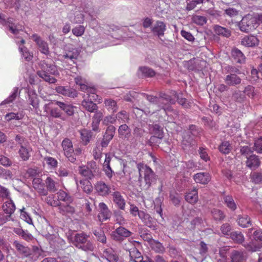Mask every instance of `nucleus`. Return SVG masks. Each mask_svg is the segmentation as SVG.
Segmentation results:
<instances>
[{
	"instance_id": "obj_32",
	"label": "nucleus",
	"mask_w": 262,
	"mask_h": 262,
	"mask_svg": "<svg viewBox=\"0 0 262 262\" xmlns=\"http://www.w3.org/2000/svg\"><path fill=\"white\" fill-rule=\"evenodd\" d=\"M104 103L106 109L113 113L116 112L118 110L117 102L112 99H105Z\"/></svg>"
},
{
	"instance_id": "obj_28",
	"label": "nucleus",
	"mask_w": 262,
	"mask_h": 262,
	"mask_svg": "<svg viewBox=\"0 0 262 262\" xmlns=\"http://www.w3.org/2000/svg\"><path fill=\"white\" fill-rule=\"evenodd\" d=\"M257 38L253 35L244 37L241 40V44L245 47H253L258 45Z\"/></svg>"
},
{
	"instance_id": "obj_24",
	"label": "nucleus",
	"mask_w": 262,
	"mask_h": 262,
	"mask_svg": "<svg viewBox=\"0 0 262 262\" xmlns=\"http://www.w3.org/2000/svg\"><path fill=\"white\" fill-rule=\"evenodd\" d=\"M232 262H246V256L243 252L233 250L230 255Z\"/></svg>"
},
{
	"instance_id": "obj_23",
	"label": "nucleus",
	"mask_w": 262,
	"mask_h": 262,
	"mask_svg": "<svg viewBox=\"0 0 262 262\" xmlns=\"http://www.w3.org/2000/svg\"><path fill=\"white\" fill-rule=\"evenodd\" d=\"M224 234L230 235L231 238L238 243H242L244 241V237L242 232L239 231H235L230 232L231 230H223Z\"/></svg>"
},
{
	"instance_id": "obj_44",
	"label": "nucleus",
	"mask_w": 262,
	"mask_h": 262,
	"mask_svg": "<svg viewBox=\"0 0 262 262\" xmlns=\"http://www.w3.org/2000/svg\"><path fill=\"white\" fill-rule=\"evenodd\" d=\"M58 200L62 201L67 203H70L73 201L72 198L62 190H59L57 193Z\"/></svg>"
},
{
	"instance_id": "obj_34",
	"label": "nucleus",
	"mask_w": 262,
	"mask_h": 262,
	"mask_svg": "<svg viewBox=\"0 0 262 262\" xmlns=\"http://www.w3.org/2000/svg\"><path fill=\"white\" fill-rule=\"evenodd\" d=\"M82 107L88 112L94 113L98 108L97 104L92 101L84 99L81 102Z\"/></svg>"
},
{
	"instance_id": "obj_38",
	"label": "nucleus",
	"mask_w": 262,
	"mask_h": 262,
	"mask_svg": "<svg viewBox=\"0 0 262 262\" xmlns=\"http://www.w3.org/2000/svg\"><path fill=\"white\" fill-rule=\"evenodd\" d=\"M79 53L76 49H73L72 50H70L65 52L62 55V58L64 59H69L75 63L74 60H76L78 57Z\"/></svg>"
},
{
	"instance_id": "obj_45",
	"label": "nucleus",
	"mask_w": 262,
	"mask_h": 262,
	"mask_svg": "<svg viewBox=\"0 0 262 262\" xmlns=\"http://www.w3.org/2000/svg\"><path fill=\"white\" fill-rule=\"evenodd\" d=\"M116 120H118L120 123L128 122L129 118V114L125 111L119 112L116 115Z\"/></svg>"
},
{
	"instance_id": "obj_36",
	"label": "nucleus",
	"mask_w": 262,
	"mask_h": 262,
	"mask_svg": "<svg viewBox=\"0 0 262 262\" xmlns=\"http://www.w3.org/2000/svg\"><path fill=\"white\" fill-rule=\"evenodd\" d=\"M31 150V148L28 147L27 145L21 146L18 150V154L21 159L24 161L28 160L30 157V152Z\"/></svg>"
},
{
	"instance_id": "obj_55",
	"label": "nucleus",
	"mask_w": 262,
	"mask_h": 262,
	"mask_svg": "<svg viewBox=\"0 0 262 262\" xmlns=\"http://www.w3.org/2000/svg\"><path fill=\"white\" fill-rule=\"evenodd\" d=\"M18 88L15 87L13 90L12 94L9 96L7 99L2 102L1 105H5L12 103L16 98L18 93Z\"/></svg>"
},
{
	"instance_id": "obj_59",
	"label": "nucleus",
	"mask_w": 262,
	"mask_h": 262,
	"mask_svg": "<svg viewBox=\"0 0 262 262\" xmlns=\"http://www.w3.org/2000/svg\"><path fill=\"white\" fill-rule=\"evenodd\" d=\"M244 94H246L249 98H254L256 95L255 88L252 85H249L246 86L243 91Z\"/></svg>"
},
{
	"instance_id": "obj_40",
	"label": "nucleus",
	"mask_w": 262,
	"mask_h": 262,
	"mask_svg": "<svg viewBox=\"0 0 262 262\" xmlns=\"http://www.w3.org/2000/svg\"><path fill=\"white\" fill-rule=\"evenodd\" d=\"M223 201L224 204L232 211H234L236 209V205L231 195H224Z\"/></svg>"
},
{
	"instance_id": "obj_13",
	"label": "nucleus",
	"mask_w": 262,
	"mask_h": 262,
	"mask_svg": "<svg viewBox=\"0 0 262 262\" xmlns=\"http://www.w3.org/2000/svg\"><path fill=\"white\" fill-rule=\"evenodd\" d=\"M152 133L154 134L149 140L151 144L159 143V141L163 138V132L161 127L158 124H154L152 126Z\"/></svg>"
},
{
	"instance_id": "obj_39",
	"label": "nucleus",
	"mask_w": 262,
	"mask_h": 262,
	"mask_svg": "<svg viewBox=\"0 0 262 262\" xmlns=\"http://www.w3.org/2000/svg\"><path fill=\"white\" fill-rule=\"evenodd\" d=\"M3 209L6 213L11 214L15 210V206L12 200H9L4 203Z\"/></svg>"
},
{
	"instance_id": "obj_53",
	"label": "nucleus",
	"mask_w": 262,
	"mask_h": 262,
	"mask_svg": "<svg viewBox=\"0 0 262 262\" xmlns=\"http://www.w3.org/2000/svg\"><path fill=\"white\" fill-rule=\"evenodd\" d=\"M219 149L222 153L228 154L231 151L232 146L228 141H224L219 146Z\"/></svg>"
},
{
	"instance_id": "obj_51",
	"label": "nucleus",
	"mask_w": 262,
	"mask_h": 262,
	"mask_svg": "<svg viewBox=\"0 0 262 262\" xmlns=\"http://www.w3.org/2000/svg\"><path fill=\"white\" fill-rule=\"evenodd\" d=\"M81 139L84 145L89 143L92 137V132L87 129H83L80 132Z\"/></svg>"
},
{
	"instance_id": "obj_22",
	"label": "nucleus",
	"mask_w": 262,
	"mask_h": 262,
	"mask_svg": "<svg viewBox=\"0 0 262 262\" xmlns=\"http://www.w3.org/2000/svg\"><path fill=\"white\" fill-rule=\"evenodd\" d=\"M193 179L196 183L206 184L211 180V177L208 172H199L193 176Z\"/></svg>"
},
{
	"instance_id": "obj_43",
	"label": "nucleus",
	"mask_w": 262,
	"mask_h": 262,
	"mask_svg": "<svg viewBox=\"0 0 262 262\" xmlns=\"http://www.w3.org/2000/svg\"><path fill=\"white\" fill-rule=\"evenodd\" d=\"M58 209L59 210V212L62 215L72 214L75 211L74 208L69 204L60 205Z\"/></svg>"
},
{
	"instance_id": "obj_16",
	"label": "nucleus",
	"mask_w": 262,
	"mask_h": 262,
	"mask_svg": "<svg viewBox=\"0 0 262 262\" xmlns=\"http://www.w3.org/2000/svg\"><path fill=\"white\" fill-rule=\"evenodd\" d=\"M95 189L98 194L101 196H106L111 192L110 188L102 181L97 182Z\"/></svg>"
},
{
	"instance_id": "obj_46",
	"label": "nucleus",
	"mask_w": 262,
	"mask_h": 262,
	"mask_svg": "<svg viewBox=\"0 0 262 262\" xmlns=\"http://www.w3.org/2000/svg\"><path fill=\"white\" fill-rule=\"evenodd\" d=\"M185 200L191 204L195 203L198 201V192L196 189H193L185 196Z\"/></svg>"
},
{
	"instance_id": "obj_18",
	"label": "nucleus",
	"mask_w": 262,
	"mask_h": 262,
	"mask_svg": "<svg viewBox=\"0 0 262 262\" xmlns=\"http://www.w3.org/2000/svg\"><path fill=\"white\" fill-rule=\"evenodd\" d=\"M166 30L165 24L161 21H157L151 28V31L154 35L163 36Z\"/></svg>"
},
{
	"instance_id": "obj_4",
	"label": "nucleus",
	"mask_w": 262,
	"mask_h": 262,
	"mask_svg": "<svg viewBox=\"0 0 262 262\" xmlns=\"http://www.w3.org/2000/svg\"><path fill=\"white\" fill-rule=\"evenodd\" d=\"M241 73L239 70L235 67L228 66L227 75L224 78V81L229 86H237L242 82L239 75Z\"/></svg>"
},
{
	"instance_id": "obj_17",
	"label": "nucleus",
	"mask_w": 262,
	"mask_h": 262,
	"mask_svg": "<svg viewBox=\"0 0 262 262\" xmlns=\"http://www.w3.org/2000/svg\"><path fill=\"white\" fill-rule=\"evenodd\" d=\"M111 237L117 241H122L124 238L131 235L129 230H114L111 234Z\"/></svg>"
},
{
	"instance_id": "obj_49",
	"label": "nucleus",
	"mask_w": 262,
	"mask_h": 262,
	"mask_svg": "<svg viewBox=\"0 0 262 262\" xmlns=\"http://www.w3.org/2000/svg\"><path fill=\"white\" fill-rule=\"evenodd\" d=\"M28 97L30 104L34 108H37L39 106V102L36 94L35 93L29 92Z\"/></svg>"
},
{
	"instance_id": "obj_58",
	"label": "nucleus",
	"mask_w": 262,
	"mask_h": 262,
	"mask_svg": "<svg viewBox=\"0 0 262 262\" xmlns=\"http://www.w3.org/2000/svg\"><path fill=\"white\" fill-rule=\"evenodd\" d=\"M15 233L21 236L22 238L27 241H31L33 238L32 235L29 233L28 230H15Z\"/></svg>"
},
{
	"instance_id": "obj_50",
	"label": "nucleus",
	"mask_w": 262,
	"mask_h": 262,
	"mask_svg": "<svg viewBox=\"0 0 262 262\" xmlns=\"http://www.w3.org/2000/svg\"><path fill=\"white\" fill-rule=\"evenodd\" d=\"M80 184L83 190L87 193H90L92 191L93 186L91 183L88 180H83L80 181Z\"/></svg>"
},
{
	"instance_id": "obj_35",
	"label": "nucleus",
	"mask_w": 262,
	"mask_h": 262,
	"mask_svg": "<svg viewBox=\"0 0 262 262\" xmlns=\"http://www.w3.org/2000/svg\"><path fill=\"white\" fill-rule=\"evenodd\" d=\"M155 72L147 67H140L138 75L143 77H151L155 75Z\"/></svg>"
},
{
	"instance_id": "obj_47",
	"label": "nucleus",
	"mask_w": 262,
	"mask_h": 262,
	"mask_svg": "<svg viewBox=\"0 0 262 262\" xmlns=\"http://www.w3.org/2000/svg\"><path fill=\"white\" fill-rule=\"evenodd\" d=\"M237 222L242 228H247L251 225L250 219L247 215H239Z\"/></svg>"
},
{
	"instance_id": "obj_64",
	"label": "nucleus",
	"mask_w": 262,
	"mask_h": 262,
	"mask_svg": "<svg viewBox=\"0 0 262 262\" xmlns=\"http://www.w3.org/2000/svg\"><path fill=\"white\" fill-rule=\"evenodd\" d=\"M252 182L255 184H259L262 182V172H254L251 174Z\"/></svg>"
},
{
	"instance_id": "obj_63",
	"label": "nucleus",
	"mask_w": 262,
	"mask_h": 262,
	"mask_svg": "<svg viewBox=\"0 0 262 262\" xmlns=\"http://www.w3.org/2000/svg\"><path fill=\"white\" fill-rule=\"evenodd\" d=\"M85 27L82 25H79L74 27L72 32L73 34L77 37L81 36L85 32Z\"/></svg>"
},
{
	"instance_id": "obj_3",
	"label": "nucleus",
	"mask_w": 262,
	"mask_h": 262,
	"mask_svg": "<svg viewBox=\"0 0 262 262\" xmlns=\"http://www.w3.org/2000/svg\"><path fill=\"white\" fill-rule=\"evenodd\" d=\"M89 236L83 233H77L73 239L74 245L77 248L85 251H93L95 245L89 239Z\"/></svg>"
},
{
	"instance_id": "obj_20",
	"label": "nucleus",
	"mask_w": 262,
	"mask_h": 262,
	"mask_svg": "<svg viewBox=\"0 0 262 262\" xmlns=\"http://www.w3.org/2000/svg\"><path fill=\"white\" fill-rule=\"evenodd\" d=\"M95 114L92 117V127L94 131H98L99 130V125L100 122L103 117V114L101 111L98 110L94 112Z\"/></svg>"
},
{
	"instance_id": "obj_26",
	"label": "nucleus",
	"mask_w": 262,
	"mask_h": 262,
	"mask_svg": "<svg viewBox=\"0 0 262 262\" xmlns=\"http://www.w3.org/2000/svg\"><path fill=\"white\" fill-rule=\"evenodd\" d=\"M54 103L58 105L60 108L68 116H72L74 114V109L72 105L58 101H55Z\"/></svg>"
},
{
	"instance_id": "obj_60",
	"label": "nucleus",
	"mask_w": 262,
	"mask_h": 262,
	"mask_svg": "<svg viewBox=\"0 0 262 262\" xmlns=\"http://www.w3.org/2000/svg\"><path fill=\"white\" fill-rule=\"evenodd\" d=\"M193 22L198 25L203 26L207 22L206 17L200 15H193L192 17Z\"/></svg>"
},
{
	"instance_id": "obj_62",
	"label": "nucleus",
	"mask_w": 262,
	"mask_h": 262,
	"mask_svg": "<svg viewBox=\"0 0 262 262\" xmlns=\"http://www.w3.org/2000/svg\"><path fill=\"white\" fill-rule=\"evenodd\" d=\"M23 118V115L20 113H10L6 115L5 119L7 121H10L15 119L16 120H20Z\"/></svg>"
},
{
	"instance_id": "obj_5",
	"label": "nucleus",
	"mask_w": 262,
	"mask_h": 262,
	"mask_svg": "<svg viewBox=\"0 0 262 262\" xmlns=\"http://www.w3.org/2000/svg\"><path fill=\"white\" fill-rule=\"evenodd\" d=\"M0 24L5 27L6 29L9 31L14 35H18L20 31H24L25 27L19 24H15L14 19L9 17L5 19V15L0 13Z\"/></svg>"
},
{
	"instance_id": "obj_37",
	"label": "nucleus",
	"mask_w": 262,
	"mask_h": 262,
	"mask_svg": "<svg viewBox=\"0 0 262 262\" xmlns=\"http://www.w3.org/2000/svg\"><path fill=\"white\" fill-rule=\"evenodd\" d=\"M213 29L215 33L219 35H221L225 37H229L231 35V31L227 28L219 25H215Z\"/></svg>"
},
{
	"instance_id": "obj_12",
	"label": "nucleus",
	"mask_w": 262,
	"mask_h": 262,
	"mask_svg": "<svg viewBox=\"0 0 262 262\" xmlns=\"http://www.w3.org/2000/svg\"><path fill=\"white\" fill-rule=\"evenodd\" d=\"M31 38L36 42L40 51L46 55L49 53V49L47 42L43 40L41 37L37 34H33Z\"/></svg>"
},
{
	"instance_id": "obj_33",
	"label": "nucleus",
	"mask_w": 262,
	"mask_h": 262,
	"mask_svg": "<svg viewBox=\"0 0 262 262\" xmlns=\"http://www.w3.org/2000/svg\"><path fill=\"white\" fill-rule=\"evenodd\" d=\"M103 255L109 262H117L118 260L117 255L112 248L105 249Z\"/></svg>"
},
{
	"instance_id": "obj_15",
	"label": "nucleus",
	"mask_w": 262,
	"mask_h": 262,
	"mask_svg": "<svg viewBox=\"0 0 262 262\" xmlns=\"http://www.w3.org/2000/svg\"><path fill=\"white\" fill-rule=\"evenodd\" d=\"M56 91L64 96L74 98L77 96V92L75 89L68 86H58L55 89Z\"/></svg>"
},
{
	"instance_id": "obj_2",
	"label": "nucleus",
	"mask_w": 262,
	"mask_h": 262,
	"mask_svg": "<svg viewBox=\"0 0 262 262\" xmlns=\"http://www.w3.org/2000/svg\"><path fill=\"white\" fill-rule=\"evenodd\" d=\"M137 168L139 172V178H141L143 175L145 183L144 186L145 189H148L152 184L156 183L158 178L157 176L149 166L144 164L138 163Z\"/></svg>"
},
{
	"instance_id": "obj_56",
	"label": "nucleus",
	"mask_w": 262,
	"mask_h": 262,
	"mask_svg": "<svg viewBox=\"0 0 262 262\" xmlns=\"http://www.w3.org/2000/svg\"><path fill=\"white\" fill-rule=\"evenodd\" d=\"M115 130L116 128L115 126L113 125L108 126L106 128L103 137L111 141L114 136Z\"/></svg>"
},
{
	"instance_id": "obj_6",
	"label": "nucleus",
	"mask_w": 262,
	"mask_h": 262,
	"mask_svg": "<svg viewBox=\"0 0 262 262\" xmlns=\"http://www.w3.org/2000/svg\"><path fill=\"white\" fill-rule=\"evenodd\" d=\"M246 249L250 252L259 251L262 248V230H255L251 241L244 245Z\"/></svg>"
},
{
	"instance_id": "obj_31",
	"label": "nucleus",
	"mask_w": 262,
	"mask_h": 262,
	"mask_svg": "<svg viewBox=\"0 0 262 262\" xmlns=\"http://www.w3.org/2000/svg\"><path fill=\"white\" fill-rule=\"evenodd\" d=\"M232 99L235 102L243 103L246 101V97L243 91L236 90L232 93Z\"/></svg>"
},
{
	"instance_id": "obj_8",
	"label": "nucleus",
	"mask_w": 262,
	"mask_h": 262,
	"mask_svg": "<svg viewBox=\"0 0 262 262\" xmlns=\"http://www.w3.org/2000/svg\"><path fill=\"white\" fill-rule=\"evenodd\" d=\"M257 25V18L251 14H248L242 18L239 24V27L242 31L248 32L255 29Z\"/></svg>"
},
{
	"instance_id": "obj_10",
	"label": "nucleus",
	"mask_w": 262,
	"mask_h": 262,
	"mask_svg": "<svg viewBox=\"0 0 262 262\" xmlns=\"http://www.w3.org/2000/svg\"><path fill=\"white\" fill-rule=\"evenodd\" d=\"M61 146L64 155L70 162L74 163L76 160V157H75L74 154V149L71 140L69 138H65L62 141Z\"/></svg>"
},
{
	"instance_id": "obj_30",
	"label": "nucleus",
	"mask_w": 262,
	"mask_h": 262,
	"mask_svg": "<svg viewBox=\"0 0 262 262\" xmlns=\"http://www.w3.org/2000/svg\"><path fill=\"white\" fill-rule=\"evenodd\" d=\"M69 19L73 24H81L84 21V15L80 11H75L69 15Z\"/></svg>"
},
{
	"instance_id": "obj_61",
	"label": "nucleus",
	"mask_w": 262,
	"mask_h": 262,
	"mask_svg": "<svg viewBox=\"0 0 262 262\" xmlns=\"http://www.w3.org/2000/svg\"><path fill=\"white\" fill-rule=\"evenodd\" d=\"M211 214L215 220H222L225 217L223 212L217 209H213L211 211Z\"/></svg>"
},
{
	"instance_id": "obj_42",
	"label": "nucleus",
	"mask_w": 262,
	"mask_h": 262,
	"mask_svg": "<svg viewBox=\"0 0 262 262\" xmlns=\"http://www.w3.org/2000/svg\"><path fill=\"white\" fill-rule=\"evenodd\" d=\"M130 260L134 262L139 261L143 256L139 251L135 247H133L129 250Z\"/></svg>"
},
{
	"instance_id": "obj_9",
	"label": "nucleus",
	"mask_w": 262,
	"mask_h": 262,
	"mask_svg": "<svg viewBox=\"0 0 262 262\" xmlns=\"http://www.w3.org/2000/svg\"><path fill=\"white\" fill-rule=\"evenodd\" d=\"M12 245L14 248V252L18 257L22 258L27 257L32 254V250L20 242L14 241Z\"/></svg>"
},
{
	"instance_id": "obj_21",
	"label": "nucleus",
	"mask_w": 262,
	"mask_h": 262,
	"mask_svg": "<svg viewBox=\"0 0 262 262\" xmlns=\"http://www.w3.org/2000/svg\"><path fill=\"white\" fill-rule=\"evenodd\" d=\"M118 131L120 138L129 140V137L131 136V129L126 124L121 125L119 127Z\"/></svg>"
},
{
	"instance_id": "obj_7",
	"label": "nucleus",
	"mask_w": 262,
	"mask_h": 262,
	"mask_svg": "<svg viewBox=\"0 0 262 262\" xmlns=\"http://www.w3.org/2000/svg\"><path fill=\"white\" fill-rule=\"evenodd\" d=\"M78 171L82 176L91 180L99 172V168L95 161L88 162L86 165L79 166Z\"/></svg>"
},
{
	"instance_id": "obj_41",
	"label": "nucleus",
	"mask_w": 262,
	"mask_h": 262,
	"mask_svg": "<svg viewBox=\"0 0 262 262\" xmlns=\"http://www.w3.org/2000/svg\"><path fill=\"white\" fill-rule=\"evenodd\" d=\"M47 190L52 192H55L58 190V183L53 180L51 177H48L46 180Z\"/></svg>"
},
{
	"instance_id": "obj_48",
	"label": "nucleus",
	"mask_w": 262,
	"mask_h": 262,
	"mask_svg": "<svg viewBox=\"0 0 262 262\" xmlns=\"http://www.w3.org/2000/svg\"><path fill=\"white\" fill-rule=\"evenodd\" d=\"M194 137L186 133L183 138L182 144L186 146H192L195 144Z\"/></svg>"
},
{
	"instance_id": "obj_54",
	"label": "nucleus",
	"mask_w": 262,
	"mask_h": 262,
	"mask_svg": "<svg viewBox=\"0 0 262 262\" xmlns=\"http://www.w3.org/2000/svg\"><path fill=\"white\" fill-rule=\"evenodd\" d=\"M253 149L249 146L245 145L240 147V154L242 156L245 157L247 159L251 155H253Z\"/></svg>"
},
{
	"instance_id": "obj_1",
	"label": "nucleus",
	"mask_w": 262,
	"mask_h": 262,
	"mask_svg": "<svg viewBox=\"0 0 262 262\" xmlns=\"http://www.w3.org/2000/svg\"><path fill=\"white\" fill-rule=\"evenodd\" d=\"M37 74L45 81L49 83H55L57 80L52 75L58 76L59 73L54 64L49 63L46 60H42L39 63Z\"/></svg>"
},
{
	"instance_id": "obj_19",
	"label": "nucleus",
	"mask_w": 262,
	"mask_h": 262,
	"mask_svg": "<svg viewBox=\"0 0 262 262\" xmlns=\"http://www.w3.org/2000/svg\"><path fill=\"white\" fill-rule=\"evenodd\" d=\"M112 159L111 156L110 154H105V159L103 164V169L106 176L110 179L113 177L114 173L113 170L112 169L110 165V162Z\"/></svg>"
},
{
	"instance_id": "obj_11",
	"label": "nucleus",
	"mask_w": 262,
	"mask_h": 262,
	"mask_svg": "<svg viewBox=\"0 0 262 262\" xmlns=\"http://www.w3.org/2000/svg\"><path fill=\"white\" fill-rule=\"evenodd\" d=\"M174 101L171 98L170 96L165 94L160 93L159 95V101L157 103L158 110L163 109L164 111L170 109V105L174 103Z\"/></svg>"
},
{
	"instance_id": "obj_57",
	"label": "nucleus",
	"mask_w": 262,
	"mask_h": 262,
	"mask_svg": "<svg viewBox=\"0 0 262 262\" xmlns=\"http://www.w3.org/2000/svg\"><path fill=\"white\" fill-rule=\"evenodd\" d=\"M19 49L20 52L22 54L23 56L25 59L26 60L29 61L32 60L33 58V54L32 53L29 52L28 49L25 47H19Z\"/></svg>"
},
{
	"instance_id": "obj_25",
	"label": "nucleus",
	"mask_w": 262,
	"mask_h": 262,
	"mask_svg": "<svg viewBox=\"0 0 262 262\" xmlns=\"http://www.w3.org/2000/svg\"><path fill=\"white\" fill-rule=\"evenodd\" d=\"M246 166L253 169L257 168L260 165V161L255 155H252L247 158L246 162Z\"/></svg>"
},
{
	"instance_id": "obj_52",
	"label": "nucleus",
	"mask_w": 262,
	"mask_h": 262,
	"mask_svg": "<svg viewBox=\"0 0 262 262\" xmlns=\"http://www.w3.org/2000/svg\"><path fill=\"white\" fill-rule=\"evenodd\" d=\"M139 218L145 223L148 227H151V223L150 222V217L148 214L145 213L143 211H140L138 214Z\"/></svg>"
},
{
	"instance_id": "obj_29",
	"label": "nucleus",
	"mask_w": 262,
	"mask_h": 262,
	"mask_svg": "<svg viewBox=\"0 0 262 262\" xmlns=\"http://www.w3.org/2000/svg\"><path fill=\"white\" fill-rule=\"evenodd\" d=\"M231 55L236 62L242 63L245 62V56L242 51L238 49H233L231 52Z\"/></svg>"
},
{
	"instance_id": "obj_27",
	"label": "nucleus",
	"mask_w": 262,
	"mask_h": 262,
	"mask_svg": "<svg viewBox=\"0 0 262 262\" xmlns=\"http://www.w3.org/2000/svg\"><path fill=\"white\" fill-rule=\"evenodd\" d=\"M113 201L118 205V207L124 210L125 205V201L121 195L120 192L118 191L114 192L112 194Z\"/></svg>"
},
{
	"instance_id": "obj_14",
	"label": "nucleus",
	"mask_w": 262,
	"mask_h": 262,
	"mask_svg": "<svg viewBox=\"0 0 262 262\" xmlns=\"http://www.w3.org/2000/svg\"><path fill=\"white\" fill-rule=\"evenodd\" d=\"M99 213L98 215L99 220L101 222L109 219L111 216V212L108 207L104 203L99 204Z\"/></svg>"
}]
</instances>
